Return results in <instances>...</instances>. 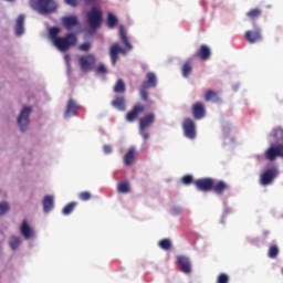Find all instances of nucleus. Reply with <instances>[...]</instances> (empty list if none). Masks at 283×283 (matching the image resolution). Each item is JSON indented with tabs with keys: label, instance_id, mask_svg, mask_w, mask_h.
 <instances>
[{
	"label": "nucleus",
	"instance_id": "obj_1",
	"mask_svg": "<svg viewBox=\"0 0 283 283\" xmlns=\"http://www.w3.org/2000/svg\"><path fill=\"white\" fill-rule=\"evenodd\" d=\"M61 34V28L52 27L49 30V36L60 52H67L70 48H74L78 42L76 33H66L64 36H59Z\"/></svg>",
	"mask_w": 283,
	"mask_h": 283
},
{
	"label": "nucleus",
	"instance_id": "obj_2",
	"mask_svg": "<svg viewBox=\"0 0 283 283\" xmlns=\"http://www.w3.org/2000/svg\"><path fill=\"white\" fill-rule=\"evenodd\" d=\"M193 185L198 191H213L218 196H222L224 191H229L230 187L223 180L216 181L212 178H201L193 181Z\"/></svg>",
	"mask_w": 283,
	"mask_h": 283
},
{
	"label": "nucleus",
	"instance_id": "obj_3",
	"mask_svg": "<svg viewBox=\"0 0 283 283\" xmlns=\"http://www.w3.org/2000/svg\"><path fill=\"white\" fill-rule=\"evenodd\" d=\"M86 22L91 30H98L103 23V11L99 7H92L86 13Z\"/></svg>",
	"mask_w": 283,
	"mask_h": 283
},
{
	"label": "nucleus",
	"instance_id": "obj_4",
	"mask_svg": "<svg viewBox=\"0 0 283 283\" xmlns=\"http://www.w3.org/2000/svg\"><path fill=\"white\" fill-rule=\"evenodd\" d=\"M147 81L143 82L140 88H139V95L142 101H149V93L147 90L151 87H156L158 85V77H156V73L154 72H148L146 74Z\"/></svg>",
	"mask_w": 283,
	"mask_h": 283
},
{
	"label": "nucleus",
	"instance_id": "obj_5",
	"mask_svg": "<svg viewBox=\"0 0 283 283\" xmlns=\"http://www.w3.org/2000/svg\"><path fill=\"white\" fill-rule=\"evenodd\" d=\"M32 6L39 14H52L57 8L54 0H32Z\"/></svg>",
	"mask_w": 283,
	"mask_h": 283
},
{
	"label": "nucleus",
	"instance_id": "obj_6",
	"mask_svg": "<svg viewBox=\"0 0 283 283\" xmlns=\"http://www.w3.org/2000/svg\"><path fill=\"white\" fill-rule=\"evenodd\" d=\"M32 114V106H24L19 116H18V125L21 132H25L28 129V125H30V115Z\"/></svg>",
	"mask_w": 283,
	"mask_h": 283
},
{
	"label": "nucleus",
	"instance_id": "obj_7",
	"mask_svg": "<svg viewBox=\"0 0 283 283\" xmlns=\"http://www.w3.org/2000/svg\"><path fill=\"white\" fill-rule=\"evenodd\" d=\"M277 168L272 167L266 170H264L260 177V185L263 187H268V185H272L275 178H277Z\"/></svg>",
	"mask_w": 283,
	"mask_h": 283
},
{
	"label": "nucleus",
	"instance_id": "obj_8",
	"mask_svg": "<svg viewBox=\"0 0 283 283\" xmlns=\"http://www.w3.org/2000/svg\"><path fill=\"white\" fill-rule=\"evenodd\" d=\"M244 39L248 41L251 45L255 43H260V41H263L264 36L262 35V29L256 28L254 30H248L244 33Z\"/></svg>",
	"mask_w": 283,
	"mask_h": 283
},
{
	"label": "nucleus",
	"instance_id": "obj_9",
	"mask_svg": "<svg viewBox=\"0 0 283 283\" xmlns=\"http://www.w3.org/2000/svg\"><path fill=\"white\" fill-rule=\"evenodd\" d=\"M80 67L82 72H92V67H94L96 63V56L93 54L80 56Z\"/></svg>",
	"mask_w": 283,
	"mask_h": 283
},
{
	"label": "nucleus",
	"instance_id": "obj_10",
	"mask_svg": "<svg viewBox=\"0 0 283 283\" xmlns=\"http://www.w3.org/2000/svg\"><path fill=\"white\" fill-rule=\"evenodd\" d=\"M182 129L186 138L193 140L196 138V123L191 118H186L182 123Z\"/></svg>",
	"mask_w": 283,
	"mask_h": 283
},
{
	"label": "nucleus",
	"instance_id": "obj_11",
	"mask_svg": "<svg viewBox=\"0 0 283 283\" xmlns=\"http://www.w3.org/2000/svg\"><path fill=\"white\" fill-rule=\"evenodd\" d=\"M145 112V105L138 103L126 114L127 123H134Z\"/></svg>",
	"mask_w": 283,
	"mask_h": 283
},
{
	"label": "nucleus",
	"instance_id": "obj_12",
	"mask_svg": "<svg viewBox=\"0 0 283 283\" xmlns=\"http://www.w3.org/2000/svg\"><path fill=\"white\" fill-rule=\"evenodd\" d=\"M177 264L179 266V270L181 273H185L186 275H190L191 273V260L185 255H177L176 256Z\"/></svg>",
	"mask_w": 283,
	"mask_h": 283
},
{
	"label": "nucleus",
	"instance_id": "obj_13",
	"mask_svg": "<svg viewBox=\"0 0 283 283\" xmlns=\"http://www.w3.org/2000/svg\"><path fill=\"white\" fill-rule=\"evenodd\" d=\"M279 156L280 158H283V145L279 144L276 146H271L265 151V158L266 160H275V157Z\"/></svg>",
	"mask_w": 283,
	"mask_h": 283
},
{
	"label": "nucleus",
	"instance_id": "obj_14",
	"mask_svg": "<svg viewBox=\"0 0 283 283\" xmlns=\"http://www.w3.org/2000/svg\"><path fill=\"white\" fill-rule=\"evenodd\" d=\"M206 114L207 109L205 108V104L202 102H196L192 105V116L196 120L205 118Z\"/></svg>",
	"mask_w": 283,
	"mask_h": 283
},
{
	"label": "nucleus",
	"instance_id": "obj_15",
	"mask_svg": "<svg viewBox=\"0 0 283 283\" xmlns=\"http://www.w3.org/2000/svg\"><path fill=\"white\" fill-rule=\"evenodd\" d=\"M195 59H200L201 61H209L211 59V49L207 44H202L197 52L193 54Z\"/></svg>",
	"mask_w": 283,
	"mask_h": 283
},
{
	"label": "nucleus",
	"instance_id": "obj_16",
	"mask_svg": "<svg viewBox=\"0 0 283 283\" xmlns=\"http://www.w3.org/2000/svg\"><path fill=\"white\" fill-rule=\"evenodd\" d=\"M78 109H81V106L77 105L76 101L73 98L69 99L66 109L64 112V118H70V116H76Z\"/></svg>",
	"mask_w": 283,
	"mask_h": 283
},
{
	"label": "nucleus",
	"instance_id": "obj_17",
	"mask_svg": "<svg viewBox=\"0 0 283 283\" xmlns=\"http://www.w3.org/2000/svg\"><path fill=\"white\" fill-rule=\"evenodd\" d=\"M20 233L24 237V240H31V238H34V230L30 227L28 220L25 219L20 226Z\"/></svg>",
	"mask_w": 283,
	"mask_h": 283
},
{
	"label": "nucleus",
	"instance_id": "obj_18",
	"mask_svg": "<svg viewBox=\"0 0 283 283\" xmlns=\"http://www.w3.org/2000/svg\"><path fill=\"white\" fill-rule=\"evenodd\" d=\"M111 105L115 109H118V112H125V109H127V102L125 101V96L123 95L115 96Z\"/></svg>",
	"mask_w": 283,
	"mask_h": 283
},
{
	"label": "nucleus",
	"instance_id": "obj_19",
	"mask_svg": "<svg viewBox=\"0 0 283 283\" xmlns=\"http://www.w3.org/2000/svg\"><path fill=\"white\" fill-rule=\"evenodd\" d=\"M156 120V115L154 113L147 114L145 117L139 118V129H147L154 125Z\"/></svg>",
	"mask_w": 283,
	"mask_h": 283
},
{
	"label": "nucleus",
	"instance_id": "obj_20",
	"mask_svg": "<svg viewBox=\"0 0 283 283\" xmlns=\"http://www.w3.org/2000/svg\"><path fill=\"white\" fill-rule=\"evenodd\" d=\"M61 21L65 30H72L78 25V18L76 15L63 17Z\"/></svg>",
	"mask_w": 283,
	"mask_h": 283
},
{
	"label": "nucleus",
	"instance_id": "obj_21",
	"mask_svg": "<svg viewBox=\"0 0 283 283\" xmlns=\"http://www.w3.org/2000/svg\"><path fill=\"white\" fill-rule=\"evenodd\" d=\"M119 54H120V44L113 43L112 46L109 48V56H111V63L113 67L116 66Z\"/></svg>",
	"mask_w": 283,
	"mask_h": 283
},
{
	"label": "nucleus",
	"instance_id": "obj_22",
	"mask_svg": "<svg viewBox=\"0 0 283 283\" xmlns=\"http://www.w3.org/2000/svg\"><path fill=\"white\" fill-rule=\"evenodd\" d=\"M136 160V148L132 147L127 150V153L124 156V165L129 167V165H134Z\"/></svg>",
	"mask_w": 283,
	"mask_h": 283
},
{
	"label": "nucleus",
	"instance_id": "obj_23",
	"mask_svg": "<svg viewBox=\"0 0 283 283\" xmlns=\"http://www.w3.org/2000/svg\"><path fill=\"white\" fill-rule=\"evenodd\" d=\"M44 213H50L54 209V197L45 196L42 200Z\"/></svg>",
	"mask_w": 283,
	"mask_h": 283
},
{
	"label": "nucleus",
	"instance_id": "obj_24",
	"mask_svg": "<svg viewBox=\"0 0 283 283\" xmlns=\"http://www.w3.org/2000/svg\"><path fill=\"white\" fill-rule=\"evenodd\" d=\"M24 23H25V17L19 15L15 21V27H14L17 36H21V34H23V32H25V29L23 27Z\"/></svg>",
	"mask_w": 283,
	"mask_h": 283
},
{
	"label": "nucleus",
	"instance_id": "obj_25",
	"mask_svg": "<svg viewBox=\"0 0 283 283\" xmlns=\"http://www.w3.org/2000/svg\"><path fill=\"white\" fill-rule=\"evenodd\" d=\"M205 101L207 103H220V97L218 96V92L213 90H208L205 94Z\"/></svg>",
	"mask_w": 283,
	"mask_h": 283
},
{
	"label": "nucleus",
	"instance_id": "obj_26",
	"mask_svg": "<svg viewBox=\"0 0 283 283\" xmlns=\"http://www.w3.org/2000/svg\"><path fill=\"white\" fill-rule=\"evenodd\" d=\"M191 72H193V64L191 61H186L181 67V74L184 78H189Z\"/></svg>",
	"mask_w": 283,
	"mask_h": 283
},
{
	"label": "nucleus",
	"instance_id": "obj_27",
	"mask_svg": "<svg viewBox=\"0 0 283 283\" xmlns=\"http://www.w3.org/2000/svg\"><path fill=\"white\" fill-rule=\"evenodd\" d=\"M119 36H120L122 43H124L127 50H134V46L132 45V42H129V39L127 38V33L125 32V29L123 27H120L119 29Z\"/></svg>",
	"mask_w": 283,
	"mask_h": 283
},
{
	"label": "nucleus",
	"instance_id": "obj_28",
	"mask_svg": "<svg viewBox=\"0 0 283 283\" xmlns=\"http://www.w3.org/2000/svg\"><path fill=\"white\" fill-rule=\"evenodd\" d=\"M113 92L115 94H125V92H127V86L125 85V82L120 78L117 80L113 87Z\"/></svg>",
	"mask_w": 283,
	"mask_h": 283
},
{
	"label": "nucleus",
	"instance_id": "obj_29",
	"mask_svg": "<svg viewBox=\"0 0 283 283\" xmlns=\"http://www.w3.org/2000/svg\"><path fill=\"white\" fill-rule=\"evenodd\" d=\"M245 14L248 19H250L251 21H255V19H260V17H262V9H250Z\"/></svg>",
	"mask_w": 283,
	"mask_h": 283
},
{
	"label": "nucleus",
	"instance_id": "obj_30",
	"mask_svg": "<svg viewBox=\"0 0 283 283\" xmlns=\"http://www.w3.org/2000/svg\"><path fill=\"white\" fill-rule=\"evenodd\" d=\"M117 191H118V193H129V191H132L130 188H129V182L120 181L117 185Z\"/></svg>",
	"mask_w": 283,
	"mask_h": 283
},
{
	"label": "nucleus",
	"instance_id": "obj_31",
	"mask_svg": "<svg viewBox=\"0 0 283 283\" xmlns=\"http://www.w3.org/2000/svg\"><path fill=\"white\" fill-rule=\"evenodd\" d=\"M9 244L12 251H17L18 247H21V238L15 235L11 237L9 239Z\"/></svg>",
	"mask_w": 283,
	"mask_h": 283
},
{
	"label": "nucleus",
	"instance_id": "obj_32",
	"mask_svg": "<svg viewBox=\"0 0 283 283\" xmlns=\"http://www.w3.org/2000/svg\"><path fill=\"white\" fill-rule=\"evenodd\" d=\"M76 202H70V203H67L64 208H63V210H62V213H63V216H70V213H72L73 211H74V209H76Z\"/></svg>",
	"mask_w": 283,
	"mask_h": 283
},
{
	"label": "nucleus",
	"instance_id": "obj_33",
	"mask_svg": "<svg viewBox=\"0 0 283 283\" xmlns=\"http://www.w3.org/2000/svg\"><path fill=\"white\" fill-rule=\"evenodd\" d=\"M268 255L271 258V260H275V258L280 255V248H277V245H271Z\"/></svg>",
	"mask_w": 283,
	"mask_h": 283
},
{
	"label": "nucleus",
	"instance_id": "obj_34",
	"mask_svg": "<svg viewBox=\"0 0 283 283\" xmlns=\"http://www.w3.org/2000/svg\"><path fill=\"white\" fill-rule=\"evenodd\" d=\"M158 247H160L164 251H169V249H171V240L170 239H161L158 242Z\"/></svg>",
	"mask_w": 283,
	"mask_h": 283
},
{
	"label": "nucleus",
	"instance_id": "obj_35",
	"mask_svg": "<svg viewBox=\"0 0 283 283\" xmlns=\"http://www.w3.org/2000/svg\"><path fill=\"white\" fill-rule=\"evenodd\" d=\"M118 24V18H116V15H114V13H108L107 15V25L109 28H114Z\"/></svg>",
	"mask_w": 283,
	"mask_h": 283
},
{
	"label": "nucleus",
	"instance_id": "obj_36",
	"mask_svg": "<svg viewBox=\"0 0 283 283\" xmlns=\"http://www.w3.org/2000/svg\"><path fill=\"white\" fill-rule=\"evenodd\" d=\"M78 198L83 202H87V200H92V193L90 191H83L78 193Z\"/></svg>",
	"mask_w": 283,
	"mask_h": 283
},
{
	"label": "nucleus",
	"instance_id": "obj_37",
	"mask_svg": "<svg viewBox=\"0 0 283 283\" xmlns=\"http://www.w3.org/2000/svg\"><path fill=\"white\" fill-rule=\"evenodd\" d=\"M10 211V206L8 202H1L0 203V216H3V213H8Z\"/></svg>",
	"mask_w": 283,
	"mask_h": 283
},
{
	"label": "nucleus",
	"instance_id": "obj_38",
	"mask_svg": "<svg viewBox=\"0 0 283 283\" xmlns=\"http://www.w3.org/2000/svg\"><path fill=\"white\" fill-rule=\"evenodd\" d=\"M217 283H229V275L221 273L217 276Z\"/></svg>",
	"mask_w": 283,
	"mask_h": 283
},
{
	"label": "nucleus",
	"instance_id": "obj_39",
	"mask_svg": "<svg viewBox=\"0 0 283 283\" xmlns=\"http://www.w3.org/2000/svg\"><path fill=\"white\" fill-rule=\"evenodd\" d=\"M181 182L184 185H191L193 181V177L191 175H186L181 178Z\"/></svg>",
	"mask_w": 283,
	"mask_h": 283
},
{
	"label": "nucleus",
	"instance_id": "obj_40",
	"mask_svg": "<svg viewBox=\"0 0 283 283\" xmlns=\"http://www.w3.org/2000/svg\"><path fill=\"white\" fill-rule=\"evenodd\" d=\"M91 49H92V44L90 42H84L80 45V50L82 52H90Z\"/></svg>",
	"mask_w": 283,
	"mask_h": 283
},
{
	"label": "nucleus",
	"instance_id": "obj_41",
	"mask_svg": "<svg viewBox=\"0 0 283 283\" xmlns=\"http://www.w3.org/2000/svg\"><path fill=\"white\" fill-rule=\"evenodd\" d=\"M97 74H107V67H105V64H99L96 69Z\"/></svg>",
	"mask_w": 283,
	"mask_h": 283
},
{
	"label": "nucleus",
	"instance_id": "obj_42",
	"mask_svg": "<svg viewBox=\"0 0 283 283\" xmlns=\"http://www.w3.org/2000/svg\"><path fill=\"white\" fill-rule=\"evenodd\" d=\"M65 3L71 6V8H76V6H78V0H65Z\"/></svg>",
	"mask_w": 283,
	"mask_h": 283
},
{
	"label": "nucleus",
	"instance_id": "obj_43",
	"mask_svg": "<svg viewBox=\"0 0 283 283\" xmlns=\"http://www.w3.org/2000/svg\"><path fill=\"white\" fill-rule=\"evenodd\" d=\"M139 134L144 138V140H147L149 138V133H146V129H139Z\"/></svg>",
	"mask_w": 283,
	"mask_h": 283
},
{
	"label": "nucleus",
	"instance_id": "obj_44",
	"mask_svg": "<svg viewBox=\"0 0 283 283\" xmlns=\"http://www.w3.org/2000/svg\"><path fill=\"white\" fill-rule=\"evenodd\" d=\"M104 154H112V146L111 145H105L103 147Z\"/></svg>",
	"mask_w": 283,
	"mask_h": 283
},
{
	"label": "nucleus",
	"instance_id": "obj_45",
	"mask_svg": "<svg viewBox=\"0 0 283 283\" xmlns=\"http://www.w3.org/2000/svg\"><path fill=\"white\" fill-rule=\"evenodd\" d=\"M280 133H282V129H280V128H275L274 130H273V136L275 137V138H277V134H280Z\"/></svg>",
	"mask_w": 283,
	"mask_h": 283
},
{
	"label": "nucleus",
	"instance_id": "obj_46",
	"mask_svg": "<svg viewBox=\"0 0 283 283\" xmlns=\"http://www.w3.org/2000/svg\"><path fill=\"white\" fill-rule=\"evenodd\" d=\"M119 54H124V55L127 54V50L119 46Z\"/></svg>",
	"mask_w": 283,
	"mask_h": 283
},
{
	"label": "nucleus",
	"instance_id": "obj_47",
	"mask_svg": "<svg viewBox=\"0 0 283 283\" xmlns=\"http://www.w3.org/2000/svg\"><path fill=\"white\" fill-rule=\"evenodd\" d=\"M88 2H92V1H98V0H87Z\"/></svg>",
	"mask_w": 283,
	"mask_h": 283
}]
</instances>
